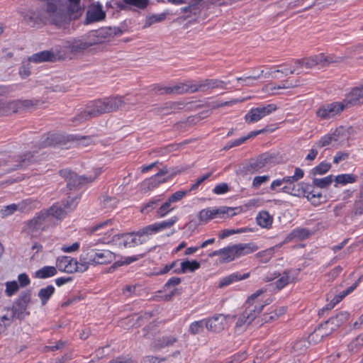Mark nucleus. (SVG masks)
<instances>
[{"instance_id":"obj_1","label":"nucleus","mask_w":363,"mask_h":363,"mask_svg":"<svg viewBox=\"0 0 363 363\" xmlns=\"http://www.w3.org/2000/svg\"><path fill=\"white\" fill-rule=\"evenodd\" d=\"M125 104V96H115L89 101L84 110L72 118V122L79 124L103 114L116 111Z\"/></svg>"},{"instance_id":"obj_2","label":"nucleus","mask_w":363,"mask_h":363,"mask_svg":"<svg viewBox=\"0 0 363 363\" xmlns=\"http://www.w3.org/2000/svg\"><path fill=\"white\" fill-rule=\"evenodd\" d=\"M262 293V291H257L247 298L245 303V310L236 322L235 328H240L245 323L250 324L262 311L267 304L258 298Z\"/></svg>"},{"instance_id":"obj_3","label":"nucleus","mask_w":363,"mask_h":363,"mask_svg":"<svg viewBox=\"0 0 363 363\" xmlns=\"http://www.w3.org/2000/svg\"><path fill=\"white\" fill-rule=\"evenodd\" d=\"M31 290L27 289L23 291L18 296L17 298L13 303L11 308L12 312V318L23 320L26 316L30 314L28 311V306L31 302Z\"/></svg>"},{"instance_id":"obj_4","label":"nucleus","mask_w":363,"mask_h":363,"mask_svg":"<svg viewBox=\"0 0 363 363\" xmlns=\"http://www.w3.org/2000/svg\"><path fill=\"white\" fill-rule=\"evenodd\" d=\"M59 174L64 178L67 187L71 191L81 189L86 184L91 183L96 178V177L79 176L77 173L67 169L60 170Z\"/></svg>"},{"instance_id":"obj_5","label":"nucleus","mask_w":363,"mask_h":363,"mask_svg":"<svg viewBox=\"0 0 363 363\" xmlns=\"http://www.w3.org/2000/svg\"><path fill=\"white\" fill-rule=\"evenodd\" d=\"M177 220V217L174 216L171 218L169 220H163L160 223H155L153 224L143 227V228L140 229L138 231L131 232L130 235L138 236L139 238H141L143 235H151L164 229L171 228L174 225Z\"/></svg>"},{"instance_id":"obj_6","label":"nucleus","mask_w":363,"mask_h":363,"mask_svg":"<svg viewBox=\"0 0 363 363\" xmlns=\"http://www.w3.org/2000/svg\"><path fill=\"white\" fill-rule=\"evenodd\" d=\"M345 109L342 101H335L320 106L316 110L315 114L322 120H329L340 114Z\"/></svg>"},{"instance_id":"obj_7","label":"nucleus","mask_w":363,"mask_h":363,"mask_svg":"<svg viewBox=\"0 0 363 363\" xmlns=\"http://www.w3.org/2000/svg\"><path fill=\"white\" fill-rule=\"evenodd\" d=\"M342 101L346 109L363 105V84L352 87Z\"/></svg>"},{"instance_id":"obj_8","label":"nucleus","mask_w":363,"mask_h":363,"mask_svg":"<svg viewBox=\"0 0 363 363\" xmlns=\"http://www.w3.org/2000/svg\"><path fill=\"white\" fill-rule=\"evenodd\" d=\"M343 129L337 128L333 133L323 136L316 143L315 147L321 148L330 145L333 147H337L344 142L345 138H343Z\"/></svg>"},{"instance_id":"obj_9","label":"nucleus","mask_w":363,"mask_h":363,"mask_svg":"<svg viewBox=\"0 0 363 363\" xmlns=\"http://www.w3.org/2000/svg\"><path fill=\"white\" fill-rule=\"evenodd\" d=\"M40 104V100H13L9 102V115L12 113H21L27 110L35 108Z\"/></svg>"},{"instance_id":"obj_10","label":"nucleus","mask_w":363,"mask_h":363,"mask_svg":"<svg viewBox=\"0 0 363 363\" xmlns=\"http://www.w3.org/2000/svg\"><path fill=\"white\" fill-rule=\"evenodd\" d=\"M56 267L60 272H66L68 274L80 272L78 261L68 256L57 257L56 260Z\"/></svg>"},{"instance_id":"obj_11","label":"nucleus","mask_w":363,"mask_h":363,"mask_svg":"<svg viewBox=\"0 0 363 363\" xmlns=\"http://www.w3.org/2000/svg\"><path fill=\"white\" fill-rule=\"evenodd\" d=\"M230 317L229 315L216 314L212 318L205 319V326L208 331L220 333L224 330V322Z\"/></svg>"},{"instance_id":"obj_12","label":"nucleus","mask_w":363,"mask_h":363,"mask_svg":"<svg viewBox=\"0 0 363 363\" xmlns=\"http://www.w3.org/2000/svg\"><path fill=\"white\" fill-rule=\"evenodd\" d=\"M63 136L60 134L48 133L42 136L39 142L34 146V147L43 149L60 144L63 142Z\"/></svg>"},{"instance_id":"obj_13","label":"nucleus","mask_w":363,"mask_h":363,"mask_svg":"<svg viewBox=\"0 0 363 363\" xmlns=\"http://www.w3.org/2000/svg\"><path fill=\"white\" fill-rule=\"evenodd\" d=\"M328 323H328V320L320 323L314 330V331L309 335L308 338L312 340V342L316 344L320 342L323 337H328V335L332 334L333 331L335 330L333 328H330L328 327Z\"/></svg>"},{"instance_id":"obj_14","label":"nucleus","mask_w":363,"mask_h":363,"mask_svg":"<svg viewBox=\"0 0 363 363\" xmlns=\"http://www.w3.org/2000/svg\"><path fill=\"white\" fill-rule=\"evenodd\" d=\"M96 251L94 249H87L80 255L78 262L81 272L87 270L90 264H96Z\"/></svg>"},{"instance_id":"obj_15","label":"nucleus","mask_w":363,"mask_h":363,"mask_svg":"<svg viewBox=\"0 0 363 363\" xmlns=\"http://www.w3.org/2000/svg\"><path fill=\"white\" fill-rule=\"evenodd\" d=\"M363 214V184L359 186V192L356 195L354 203L350 211H347V216L353 218Z\"/></svg>"},{"instance_id":"obj_16","label":"nucleus","mask_w":363,"mask_h":363,"mask_svg":"<svg viewBox=\"0 0 363 363\" xmlns=\"http://www.w3.org/2000/svg\"><path fill=\"white\" fill-rule=\"evenodd\" d=\"M40 160V156L38 154V151L34 150L33 151L26 152L18 157V164L16 165V168L26 167L31 164L37 162Z\"/></svg>"},{"instance_id":"obj_17","label":"nucleus","mask_w":363,"mask_h":363,"mask_svg":"<svg viewBox=\"0 0 363 363\" xmlns=\"http://www.w3.org/2000/svg\"><path fill=\"white\" fill-rule=\"evenodd\" d=\"M274 157L269 153H264L259 155L256 159L251 160L249 164V170L252 172H258L264 167L267 164L270 163Z\"/></svg>"},{"instance_id":"obj_18","label":"nucleus","mask_w":363,"mask_h":363,"mask_svg":"<svg viewBox=\"0 0 363 363\" xmlns=\"http://www.w3.org/2000/svg\"><path fill=\"white\" fill-rule=\"evenodd\" d=\"M49 218V213L47 212H40L31 220H28L27 225L32 232L43 229L45 225L46 220Z\"/></svg>"},{"instance_id":"obj_19","label":"nucleus","mask_w":363,"mask_h":363,"mask_svg":"<svg viewBox=\"0 0 363 363\" xmlns=\"http://www.w3.org/2000/svg\"><path fill=\"white\" fill-rule=\"evenodd\" d=\"M106 18V13L103 11L101 5L94 7L92 9L88 10L86 15V24L98 22Z\"/></svg>"},{"instance_id":"obj_20","label":"nucleus","mask_w":363,"mask_h":363,"mask_svg":"<svg viewBox=\"0 0 363 363\" xmlns=\"http://www.w3.org/2000/svg\"><path fill=\"white\" fill-rule=\"evenodd\" d=\"M184 106V104L181 101H168L162 106L155 108V111L157 113H162L164 115H168L182 109Z\"/></svg>"},{"instance_id":"obj_21","label":"nucleus","mask_w":363,"mask_h":363,"mask_svg":"<svg viewBox=\"0 0 363 363\" xmlns=\"http://www.w3.org/2000/svg\"><path fill=\"white\" fill-rule=\"evenodd\" d=\"M172 172L170 174V175H168L165 178H160L156 177V174H155L153 177L149 178L148 179H146L143 182V185H146L148 188V189H152L155 187H157L160 184L164 183L169 180L171 178H172L174 176L177 175V174H179L182 170L173 169Z\"/></svg>"},{"instance_id":"obj_22","label":"nucleus","mask_w":363,"mask_h":363,"mask_svg":"<svg viewBox=\"0 0 363 363\" xmlns=\"http://www.w3.org/2000/svg\"><path fill=\"white\" fill-rule=\"evenodd\" d=\"M200 267L201 264L196 260L189 261V259H185L180 263L179 268L174 270V273L179 274H186L187 272H194L196 270L199 269Z\"/></svg>"},{"instance_id":"obj_23","label":"nucleus","mask_w":363,"mask_h":363,"mask_svg":"<svg viewBox=\"0 0 363 363\" xmlns=\"http://www.w3.org/2000/svg\"><path fill=\"white\" fill-rule=\"evenodd\" d=\"M111 27L101 28L93 33L92 36L94 38L91 43L93 45L103 43L104 42L108 40L111 37Z\"/></svg>"},{"instance_id":"obj_24","label":"nucleus","mask_w":363,"mask_h":363,"mask_svg":"<svg viewBox=\"0 0 363 363\" xmlns=\"http://www.w3.org/2000/svg\"><path fill=\"white\" fill-rule=\"evenodd\" d=\"M312 340L302 338L297 340L293 345L291 352L294 356L299 357L305 354Z\"/></svg>"},{"instance_id":"obj_25","label":"nucleus","mask_w":363,"mask_h":363,"mask_svg":"<svg viewBox=\"0 0 363 363\" xmlns=\"http://www.w3.org/2000/svg\"><path fill=\"white\" fill-rule=\"evenodd\" d=\"M29 61L33 62H53L55 60V55L52 51L44 50L33 54L29 57Z\"/></svg>"},{"instance_id":"obj_26","label":"nucleus","mask_w":363,"mask_h":363,"mask_svg":"<svg viewBox=\"0 0 363 363\" xmlns=\"http://www.w3.org/2000/svg\"><path fill=\"white\" fill-rule=\"evenodd\" d=\"M250 277V273H245L243 274H241L239 272L233 273L227 277H223L222 279H220L219 282V287L223 288L225 286H227L231 284H233L235 281H240L242 279H245Z\"/></svg>"},{"instance_id":"obj_27","label":"nucleus","mask_w":363,"mask_h":363,"mask_svg":"<svg viewBox=\"0 0 363 363\" xmlns=\"http://www.w3.org/2000/svg\"><path fill=\"white\" fill-rule=\"evenodd\" d=\"M350 318V313L347 311H340L335 316L330 317L328 319V323H332L333 329L335 330L341 325L346 323Z\"/></svg>"},{"instance_id":"obj_28","label":"nucleus","mask_w":363,"mask_h":363,"mask_svg":"<svg viewBox=\"0 0 363 363\" xmlns=\"http://www.w3.org/2000/svg\"><path fill=\"white\" fill-rule=\"evenodd\" d=\"M237 257H240L257 250L258 247L253 243H240L234 245Z\"/></svg>"},{"instance_id":"obj_29","label":"nucleus","mask_w":363,"mask_h":363,"mask_svg":"<svg viewBox=\"0 0 363 363\" xmlns=\"http://www.w3.org/2000/svg\"><path fill=\"white\" fill-rule=\"evenodd\" d=\"M304 197H306L314 206H317L325 201V196H323L320 192H316L314 190V186L313 185L312 189H308V190L306 191Z\"/></svg>"},{"instance_id":"obj_30","label":"nucleus","mask_w":363,"mask_h":363,"mask_svg":"<svg viewBox=\"0 0 363 363\" xmlns=\"http://www.w3.org/2000/svg\"><path fill=\"white\" fill-rule=\"evenodd\" d=\"M308 189H312V185L306 183V182H300L295 184L291 185V195L297 197H304L306 194V191L308 190Z\"/></svg>"},{"instance_id":"obj_31","label":"nucleus","mask_w":363,"mask_h":363,"mask_svg":"<svg viewBox=\"0 0 363 363\" xmlns=\"http://www.w3.org/2000/svg\"><path fill=\"white\" fill-rule=\"evenodd\" d=\"M57 267L52 266H45L35 272L34 277L37 279H47L56 275Z\"/></svg>"},{"instance_id":"obj_32","label":"nucleus","mask_w":363,"mask_h":363,"mask_svg":"<svg viewBox=\"0 0 363 363\" xmlns=\"http://www.w3.org/2000/svg\"><path fill=\"white\" fill-rule=\"evenodd\" d=\"M256 220L262 228H269L272 225L273 218L267 211H262L258 213Z\"/></svg>"},{"instance_id":"obj_33","label":"nucleus","mask_w":363,"mask_h":363,"mask_svg":"<svg viewBox=\"0 0 363 363\" xmlns=\"http://www.w3.org/2000/svg\"><path fill=\"white\" fill-rule=\"evenodd\" d=\"M113 257V253L109 250H96L95 264H106L110 263Z\"/></svg>"},{"instance_id":"obj_34","label":"nucleus","mask_w":363,"mask_h":363,"mask_svg":"<svg viewBox=\"0 0 363 363\" xmlns=\"http://www.w3.org/2000/svg\"><path fill=\"white\" fill-rule=\"evenodd\" d=\"M149 4V0H123V3H118L117 6L121 10L125 9V5L133 6L140 9H145Z\"/></svg>"},{"instance_id":"obj_35","label":"nucleus","mask_w":363,"mask_h":363,"mask_svg":"<svg viewBox=\"0 0 363 363\" xmlns=\"http://www.w3.org/2000/svg\"><path fill=\"white\" fill-rule=\"evenodd\" d=\"M55 289L52 285H48L45 288L40 289L38 296L40 299L42 306L47 304L50 297L54 294Z\"/></svg>"},{"instance_id":"obj_36","label":"nucleus","mask_w":363,"mask_h":363,"mask_svg":"<svg viewBox=\"0 0 363 363\" xmlns=\"http://www.w3.org/2000/svg\"><path fill=\"white\" fill-rule=\"evenodd\" d=\"M47 213H49V218L52 216L57 219H61L67 214V211L65 207H62L60 203H57L52 206L47 211Z\"/></svg>"},{"instance_id":"obj_37","label":"nucleus","mask_w":363,"mask_h":363,"mask_svg":"<svg viewBox=\"0 0 363 363\" xmlns=\"http://www.w3.org/2000/svg\"><path fill=\"white\" fill-rule=\"evenodd\" d=\"M177 341V338L174 336H163L156 340L154 347L157 350L162 349L165 347L173 345Z\"/></svg>"},{"instance_id":"obj_38","label":"nucleus","mask_w":363,"mask_h":363,"mask_svg":"<svg viewBox=\"0 0 363 363\" xmlns=\"http://www.w3.org/2000/svg\"><path fill=\"white\" fill-rule=\"evenodd\" d=\"M203 0H191L187 6L181 9L183 13H189L194 16L200 14L201 9L200 4Z\"/></svg>"},{"instance_id":"obj_39","label":"nucleus","mask_w":363,"mask_h":363,"mask_svg":"<svg viewBox=\"0 0 363 363\" xmlns=\"http://www.w3.org/2000/svg\"><path fill=\"white\" fill-rule=\"evenodd\" d=\"M91 45H93L91 42L87 43L83 42L82 40H75L68 46V48L72 53L77 54L82 52L84 50L91 47Z\"/></svg>"},{"instance_id":"obj_40","label":"nucleus","mask_w":363,"mask_h":363,"mask_svg":"<svg viewBox=\"0 0 363 363\" xmlns=\"http://www.w3.org/2000/svg\"><path fill=\"white\" fill-rule=\"evenodd\" d=\"M333 181H335L333 175H328L323 178H313L311 185L314 187L327 189L331 185Z\"/></svg>"},{"instance_id":"obj_41","label":"nucleus","mask_w":363,"mask_h":363,"mask_svg":"<svg viewBox=\"0 0 363 363\" xmlns=\"http://www.w3.org/2000/svg\"><path fill=\"white\" fill-rule=\"evenodd\" d=\"M221 258L220 262L222 263L230 262L235 259L237 257V255L235 252V247L234 245L224 247L222 249Z\"/></svg>"},{"instance_id":"obj_42","label":"nucleus","mask_w":363,"mask_h":363,"mask_svg":"<svg viewBox=\"0 0 363 363\" xmlns=\"http://www.w3.org/2000/svg\"><path fill=\"white\" fill-rule=\"evenodd\" d=\"M351 353H357L363 347V333L353 339L347 345Z\"/></svg>"},{"instance_id":"obj_43","label":"nucleus","mask_w":363,"mask_h":363,"mask_svg":"<svg viewBox=\"0 0 363 363\" xmlns=\"http://www.w3.org/2000/svg\"><path fill=\"white\" fill-rule=\"evenodd\" d=\"M130 233L123 235V238H124L123 245L125 247H133L143 243L140 238H135L136 236L130 235Z\"/></svg>"},{"instance_id":"obj_44","label":"nucleus","mask_w":363,"mask_h":363,"mask_svg":"<svg viewBox=\"0 0 363 363\" xmlns=\"http://www.w3.org/2000/svg\"><path fill=\"white\" fill-rule=\"evenodd\" d=\"M334 178L336 184L345 185L348 183L355 182L357 179V176L352 174H339Z\"/></svg>"},{"instance_id":"obj_45","label":"nucleus","mask_w":363,"mask_h":363,"mask_svg":"<svg viewBox=\"0 0 363 363\" xmlns=\"http://www.w3.org/2000/svg\"><path fill=\"white\" fill-rule=\"evenodd\" d=\"M118 203V200L116 197H111L108 196H104L101 202V206L106 211H112L116 206Z\"/></svg>"},{"instance_id":"obj_46","label":"nucleus","mask_w":363,"mask_h":363,"mask_svg":"<svg viewBox=\"0 0 363 363\" xmlns=\"http://www.w3.org/2000/svg\"><path fill=\"white\" fill-rule=\"evenodd\" d=\"M331 168V164L322 162L318 165L315 166L313 169H311V174L313 176H316L318 174L323 175L327 173Z\"/></svg>"},{"instance_id":"obj_47","label":"nucleus","mask_w":363,"mask_h":363,"mask_svg":"<svg viewBox=\"0 0 363 363\" xmlns=\"http://www.w3.org/2000/svg\"><path fill=\"white\" fill-rule=\"evenodd\" d=\"M256 108L257 112L259 113V115L262 116V118H263L264 116L275 111L277 109V106L274 104H269L266 106H257L256 107Z\"/></svg>"},{"instance_id":"obj_48","label":"nucleus","mask_w":363,"mask_h":363,"mask_svg":"<svg viewBox=\"0 0 363 363\" xmlns=\"http://www.w3.org/2000/svg\"><path fill=\"white\" fill-rule=\"evenodd\" d=\"M311 235L309 230L306 228H296L291 233L290 236L303 240L308 238Z\"/></svg>"},{"instance_id":"obj_49","label":"nucleus","mask_w":363,"mask_h":363,"mask_svg":"<svg viewBox=\"0 0 363 363\" xmlns=\"http://www.w3.org/2000/svg\"><path fill=\"white\" fill-rule=\"evenodd\" d=\"M262 118V116H260L259 113L257 112L256 108H251L245 116V122L247 123H253L257 122Z\"/></svg>"},{"instance_id":"obj_50","label":"nucleus","mask_w":363,"mask_h":363,"mask_svg":"<svg viewBox=\"0 0 363 363\" xmlns=\"http://www.w3.org/2000/svg\"><path fill=\"white\" fill-rule=\"evenodd\" d=\"M204 325L205 319L194 321L190 325L189 331L191 335L199 334L203 332Z\"/></svg>"},{"instance_id":"obj_51","label":"nucleus","mask_w":363,"mask_h":363,"mask_svg":"<svg viewBox=\"0 0 363 363\" xmlns=\"http://www.w3.org/2000/svg\"><path fill=\"white\" fill-rule=\"evenodd\" d=\"M165 90H166L167 94H173V93L181 94H184V93L188 92L187 84H184L182 83L177 84L174 86H169Z\"/></svg>"},{"instance_id":"obj_52","label":"nucleus","mask_w":363,"mask_h":363,"mask_svg":"<svg viewBox=\"0 0 363 363\" xmlns=\"http://www.w3.org/2000/svg\"><path fill=\"white\" fill-rule=\"evenodd\" d=\"M67 9L71 18L77 19L82 15L80 4H69Z\"/></svg>"},{"instance_id":"obj_53","label":"nucleus","mask_w":363,"mask_h":363,"mask_svg":"<svg viewBox=\"0 0 363 363\" xmlns=\"http://www.w3.org/2000/svg\"><path fill=\"white\" fill-rule=\"evenodd\" d=\"M172 201L169 199L165 201L161 206L157 210V216L160 218L165 216L169 212L174 209L171 208Z\"/></svg>"},{"instance_id":"obj_54","label":"nucleus","mask_w":363,"mask_h":363,"mask_svg":"<svg viewBox=\"0 0 363 363\" xmlns=\"http://www.w3.org/2000/svg\"><path fill=\"white\" fill-rule=\"evenodd\" d=\"M166 18V13L154 14L147 18L145 27H149L153 23L163 21Z\"/></svg>"},{"instance_id":"obj_55","label":"nucleus","mask_w":363,"mask_h":363,"mask_svg":"<svg viewBox=\"0 0 363 363\" xmlns=\"http://www.w3.org/2000/svg\"><path fill=\"white\" fill-rule=\"evenodd\" d=\"M19 289V285L16 281H7L6 283L5 294L7 296H12Z\"/></svg>"},{"instance_id":"obj_56","label":"nucleus","mask_w":363,"mask_h":363,"mask_svg":"<svg viewBox=\"0 0 363 363\" xmlns=\"http://www.w3.org/2000/svg\"><path fill=\"white\" fill-rule=\"evenodd\" d=\"M160 201L161 200L160 199H154L150 200L149 202L144 204V206L142 207L140 210V212L142 213H148L158 206Z\"/></svg>"},{"instance_id":"obj_57","label":"nucleus","mask_w":363,"mask_h":363,"mask_svg":"<svg viewBox=\"0 0 363 363\" xmlns=\"http://www.w3.org/2000/svg\"><path fill=\"white\" fill-rule=\"evenodd\" d=\"M234 208L231 207L222 206L217 209H210V213L211 216H212V219H213L218 216H220L221 215H224L225 213L228 214L230 212H232Z\"/></svg>"},{"instance_id":"obj_58","label":"nucleus","mask_w":363,"mask_h":363,"mask_svg":"<svg viewBox=\"0 0 363 363\" xmlns=\"http://www.w3.org/2000/svg\"><path fill=\"white\" fill-rule=\"evenodd\" d=\"M247 231V228H238L236 230L234 229H225L222 230L219 234L220 239H224L227 237H229L234 234H238L242 233H245Z\"/></svg>"},{"instance_id":"obj_59","label":"nucleus","mask_w":363,"mask_h":363,"mask_svg":"<svg viewBox=\"0 0 363 363\" xmlns=\"http://www.w3.org/2000/svg\"><path fill=\"white\" fill-rule=\"evenodd\" d=\"M208 88L210 89H216V88H220V89H226L225 85L226 83L222 80L216 79H206Z\"/></svg>"},{"instance_id":"obj_60","label":"nucleus","mask_w":363,"mask_h":363,"mask_svg":"<svg viewBox=\"0 0 363 363\" xmlns=\"http://www.w3.org/2000/svg\"><path fill=\"white\" fill-rule=\"evenodd\" d=\"M264 73V71L262 70L260 74L257 75V76H249V77H238L237 78V81L238 82H242L243 84L242 85L243 86H252L253 84L252 82L255 81V80H257L258 79L261 75H262Z\"/></svg>"},{"instance_id":"obj_61","label":"nucleus","mask_w":363,"mask_h":363,"mask_svg":"<svg viewBox=\"0 0 363 363\" xmlns=\"http://www.w3.org/2000/svg\"><path fill=\"white\" fill-rule=\"evenodd\" d=\"M335 57L330 55V56H325L323 53L318 55V59H319V65H321L322 66H325L327 65H329L330 63L333 62H337L338 60H336L334 59Z\"/></svg>"},{"instance_id":"obj_62","label":"nucleus","mask_w":363,"mask_h":363,"mask_svg":"<svg viewBox=\"0 0 363 363\" xmlns=\"http://www.w3.org/2000/svg\"><path fill=\"white\" fill-rule=\"evenodd\" d=\"M247 357V354L246 351L240 352L232 356L230 360L228 361L226 363H240L245 360Z\"/></svg>"},{"instance_id":"obj_63","label":"nucleus","mask_w":363,"mask_h":363,"mask_svg":"<svg viewBox=\"0 0 363 363\" xmlns=\"http://www.w3.org/2000/svg\"><path fill=\"white\" fill-rule=\"evenodd\" d=\"M300 269H286L284 272V274H286L291 283H294L297 281V277L300 274Z\"/></svg>"},{"instance_id":"obj_64","label":"nucleus","mask_w":363,"mask_h":363,"mask_svg":"<svg viewBox=\"0 0 363 363\" xmlns=\"http://www.w3.org/2000/svg\"><path fill=\"white\" fill-rule=\"evenodd\" d=\"M109 363H134V362L129 356L122 355L112 359Z\"/></svg>"}]
</instances>
